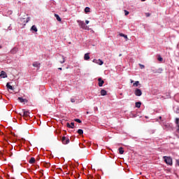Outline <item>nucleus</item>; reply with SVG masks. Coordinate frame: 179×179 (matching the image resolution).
<instances>
[{
  "mask_svg": "<svg viewBox=\"0 0 179 179\" xmlns=\"http://www.w3.org/2000/svg\"><path fill=\"white\" fill-rule=\"evenodd\" d=\"M163 159L166 164H169V166H171L173 164V159L170 157L164 156L163 157Z\"/></svg>",
  "mask_w": 179,
  "mask_h": 179,
  "instance_id": "obj_1",
  "label": "nucleus"
},
{
  "mask_svg": "<svg viewBox=\"0 0 179 179\" xmlns=\"http://www.w3.org/2000/svg\"><path fill=\"white\" fill-rule=\"evenodd\" d=\"M77 22L78 23V25L80 26L81 29H84V30H86L87 29V26H86L85 22L82 20H77Z\"/></svg>",
  "mask_w": 179,
  "mask_h": 179,
  "instance_id": "obj_2",
  "label": "nucleus"
},
{
  "mask_svg": "<svg viewBox=\"0 0 179 179\" xmlns=\"http://www.w3.org/2000/svg\"><path fill=\"white\" fill-rule=\"evenodd\" d=\"M20 23L24 24V26H26V23H29V22H30V17H28L26 20H24V18H20Z\"/></svg>",
  "mask_w": 179,
  "mask_h": 179,
  "instance_id": "obj_3",
  "label": "nucleus"
},
{
  "mask_svg": "<svg viewBox=\"0 0 179 179\" xmlns=\"http://www.w3.org/2000/svg\"><path fill=\"white\" fill-rule=\"evenodd\" d=\"M62 142L63 145H68V143H69L70 141H69V138H66V137L63 136L62 138Z\"/></svg>",
  "mask_w": 179,
  "mask_h": 179,
  "instance_id": "obj_4",
  "label": "nucleus"
},
{
  "mask_svg": "<svg viewBox=\"0 0 179 179\" xmlns=\"http://www.w3.org/2000/svg\"><path fill=\"white\" fill-rule=\"evenodd\" d=\"M134 94L135 96H142V90H141V89L136 88V90L134 91Z\"/></svg>",
  "mask_w": 179,
  "mask_h": 179,
  "instance_id": "obj_5",
  "label": "nucleus"
},
{
  "mask_svg": "<svg viewBox=\"0 0 179 179\" xmlns=\"http://www.w3.org/2000/svg\"><path fill=\"white\" fill-rule=\"evenodd\" d=\"M92 62H94V64H97L98 65H103L104 64V62H103V60L101 59H94Z\"/></svg>",
  "mask_w": 179,
  "mask_h": 179,
  "instance_id": "obj_6",
  "label": "nucleus"
},
{
  "mask_svg": "<svg viewBox=\"0 0 179 179\" xmlns=\"http://www.w3.org/2000/svg\"><path fill=\"white\" fill-rule=\"evenodd\" d=\"M98 82H99L98 85H99V87H101L103 86V85H104V80H103L101 79V78H98Z\"/></svg>",
  "mask_w": 179,
  "mask_h": 179,
  "instance_id": "obj_7",
  "label": "nucleus"
},
{
  "mask_svg": "<svg viewBox=\"0 0 179 179\" xmlns=\"http://www.w3.org/2000/svg\"><path fill=\"white\" fill-rule=\"evenodd\" d=\"M59 62L60 64H64L65 62V57L63 55H59Z\"/></svg>",
  "mask_w": 179,
  "mask_h": 179,
  "instance_id": "obj_8",
  "label": "nucleus"
},
{
  "mask_svg": "<svg viewBox=\"0 0 179 179\" xmlns=\"http://www.w3.org/2000/svg\"><path fill=\"white\" fill-rule=\"evenodd\" d=\"M29 114H30V112L27 110H24L22 117H24V118H27V117H30Z\"/></svg>",
  "mask_w": 179,
  "mask_h": 179,
  "instance_id": "obj_9",
  "label": "nucleus"
},
{
  "mask_svg": "<svg viewBox=\"0 0 179 179\" xmlns=\"http://www.w3.org/2000/svg\"><path fill=\"white\" fill-rule=\"evenodd\" d=\"M0 78H8V74H6V72L2 71L0 74Z\"/></svg>",
  "mask_w": 179,
  "mask_h": 179,
  "instance_id": "obj_10",
  "label": "nucleus"
},
{
  "mask_svg": "<svg viewBox=\"0 0 179 179\" xmlns=\"http://www.w3.org/2000/svg\"><path fill=\"white\" fill-rule=\"evenodd\" d=\"M90 53H86L84 55V59L85 61H89L90 59Z\"/></svg>",
  "mask_w": 179,
  "mask_h": 179,
  "instance_id": "obj_11",
  "label": "nucleus"
},
{
  "mask_svg": "<svg viewBox=\"0 0 179 179\" xmlns=\"http://www.w3.org/2000/svg\"><path fill=\"white\" fill-rule=\"evenodd\" d=\"M18 100L20 103H27L28 101L27 99H23L22 97H18Z\"/></svg>",
  "mask_w": 179,
  "mask_h": 179,
  "instance_id": "obj_12",
  "label": "nucleus"
},
{
  "mask_svg": "<svg viewBox=\"0 0 179 179\" xmlns=\"http://www.w3.org/2000/svg\"><path fill=\"white\" fill-rule=\"evenodd\" d=\"M55 17H56L57 22H62V19L58 14H55Z\"/></svg>",
  "mask_w": 179,
  "mask_h": 179,
  "instance_id": "obj_13",
  "label": "nucleus"
},
{
  "mask_svg": "<svg viewBox=\"0 0 179 179\" xmlns=\"http://www.w3.org/2000/svg\"><path fill=\"white\" fill-rule=\"evenodd\" d=\"M29 163L30 164H34V163H36V159L34 157H31L29 161Z\"/></svg>",
  "mask_w": 179,
  "mask_h": 179,
  "instance_id": "obj_14",
  "label": "nucleus"
},
{
  "mask_svg": "<svg viewBox=\"0 0 179 179\" xmlns=\"http://www.w3.org/2000/svg\"><path fill=\"white\" fill-rule=\"evenodd\" d=\"M32 65L34 68H40V63L37 62H34Z\"/></svg>",
  "mask_w": 179,
  "mask_h": 179,
  "instance_id": "obj_15",
  "label": "nucleus"
},
{
  "mask_svg": "<svg viewBox=\"0 0 179 179\" xmlns=\"http://www.w3.org/2000/svg\"><path fill=\"white\" fill-rule=\"evenodd\" d=\"M31 30L35 31V33H37V31H38V30L37 29V27H36V25H33L31 28Z\"/></svg>",
  "mask_w": 179,
  "mask_h": 179,
  "instance_id": "obj_16",
  "label": "nucleus"
},
{
  "mask_svg": "<svg viewBox=\"0 0 179 179\" xmlns=\"http://www.w3.org/2000/svg\"><path fill=\"white\" fill-rule=\"evenodd\" d=\"M119 36L120 37H124L126 39V41H128V36L124 34H120Z\"/></svg>",
  "mask_w": 179,
  "mask_h": 179,
  "instance_id": "obj_17",
  "label": "nucleus"
},
{
  "mask_svg": "<svg viewBox=\"0 0 179 179\" xmlns=\"http://www.w3.org/2000/svg\"><path fill=\"white\" fill-rule=\"evenodd\" d=\"M101 96H106L107 95V91H106L105 90H101Z\"/></svg>",
  "mask_w": 179,
  "mask_h": 179,
  "instance_id": "obj_18",
  "label": "nucleus"
},
{
  "mask_svg": "<svg viewBox=\"0 0 179 179\" xmlns=\"http://www.w3.org/2000/svg\"><path fill=\"white\" fill-rule=\"evenodd\" d=\"M7 89H9L10 90H13V87L9 84V83H7L6 84Z\"/></svg>",
  "mask_w": 179,
  "mask_h": 179,
  "instance_id": "obj_19",
  "label": "nucleus"
},
{
  "mask_svg": "<svg viewBox=\"0 0 179 179\" xmlns=\"http://www.w3.org/2000/svg\"><path fill=\"white\" fill-rule=\"evenodd\" d=\"M141 106H142V103L141 102H136V107L137 108H141Z\"/></svg>",
  "mask_w": 179,
  "mask_h": 179,
  "instance_id": "obj_20",
  "label": "nucleus"
},
{
  "mask_svg": "<svg viewBox=\"0 0 179 179\" xmlns=\"http://www.w3.org/2000/svg\"><path fill=\"white\" fill-rule=\"evenodd\" d=\"M119 153L120 155H124V148L122 147L119 148Z\"/></svg>",
  "mask_w": 179,
  "mask_h": 179,
  "instance_id": "obj_21",
  "label": "nucleus"
},
{
  "mask_svg": "<svg viewBox=\"0 0 179 179\" xmlns=\"http://www.w3.org/2000/svg\"><path fill=\"white\" fill-rule=\"evenodd\" d=\"M178 122H179V118H176V124H177V127H178L177 131H179V124H178Z\"/></svg>",
  "mask_w": 179,
  "mask_h": 179,
  "instance_id": "obj_22",
  "label": "nucleus"
},
{
  "mask_svg": "<svg viewBox=\"0 0 179 179\" xmlns=\"http://www.w3.org/2000/svg\"><path fill=\"white\" fill-rule=\"evenodd\" d=\"M89 12H90V8L86 7V8H85V13H89Z\"/></svg>",
  "mask_w": 179,
  "mask_h": 179,
  "instance_id": "obj_23",
  "label": "nucleus"
},
{
  "mask_svg": "<svg viewBox=\"0 0 179 179\" xmlns=\"http://www.w3.org/2000/svg\"><path fill=\"white\" fill-rule=\"evenodd\" d=\"M133 86H135L136 87H138L139 86V81H136L134 84Z\"/></svg>",
  "mask_w": 179,
  "mask_h": 179,
  "instance_id": "obj_24",
  "label": "nucleus"
},
{
  "mask_svg": "<svg viewBox=\"0 0 179 179\" xmlns=\"http://www.w3.org/2000/svg\"><path fill=\"white\" fill-rule=\"evenodd\" d=\"M77 132H78V134H79V135H83V131L82 130V129H78V131H77Z\"/></svg>",
  "mask_w": 179,
  "mask_h": 179,
  "instance_id": "obj_25",
  "label": "nucleus"
},
{
  "mask_svg": "<svg viewBox=\"0 0 179 179\" xmlns=\"http://www.w3.org/2000/svg\"><path fill=\"white\" fill-rule=\"evenodd\" d=\"M74 121H76V122H78V124H82V120H80V119H75Z\"/></svg>",
  "mask_w": 179,
  "mask_h": 179,
  "instance_id": "obj_26",
  "label": "nucleus"
},
{
  "mask_svg": "<svg viewBox=\"0 0 179 179\" xmlns=\"http://www.w3.org/2000/svg\"><path fill=\"white\" fill-rule=\"evenodd\" d=\"M124 15L125 16H128V15H129V11L124 10Z\"/></svg>",
  "mask_w": 179,
  "mask_h": 179,
  "instance_id": "obj_27",
  "label": "nucleus"
},
{
  "mask_svg": "<svg viewBox=\"0 0 179 179\" xmlns=\"http://www.w3.org/2000/svg\"><path fill=\"white\" fill-rule=\"evenodd\" d=\"M70 125H71L72 129H73V128H75V123L74 122H71Z\"/></svg>",
  "mask_w": 179,
  "mask_h": 179,
  "instance_id": "obj_28",
  "label": "nucleus"
},
{
  "mask_svg": "<svg viewBox=\"0 0 179 179\" xmlns=\"http://www.w3.org/2000/svg\"><path fill=\"white\" fill-rule=\"evenodd\" d=\"M17 51V48H15L12 50L11 52L13 53L14 52H16Z\"/></svg>",
  "mask_w": 179,
  "mask_h": 179,
  "instance_id": "obj_29",
  "label": "nucleus"
},
{
  "mask_svg": "<svg viewBox=\"0 0 179 179\" xmlns=\"http://www.w3.org/2000/svg\"><path fill=\"white\" fill-rule=\"evenodd\" d=\"M139 66H140L141 69H143L145 68V65H143L141 64H139Z\"/></svg>",
  "mask_w": 179,
  "mask_h": 179,
  "instance_id": "obj_30",
  "label": "nucleus"
},
{
  "mask_svg": "<svg viewBox=\"0 0 179 179\" xmlns=\"http://www.w3.org/2000/svg\"><path fill=\"white\" fill-rule=\"evenodd\" d=\"M158 61H160V62H162V61H163V57H158Z\"/></svg>",
  "mask_w": 179,
  "mask_h": 179,
  "instance_id": "obj_31",
  "label": "nucleus"
},
{
  "mask_svg": "<svg viewBox=\"0 0 179 179\" xmlns=\"http://www.w3.org/2000/svg\"><path fill=\"white\" fill-rule=\"evenodd\" d=\"M50 166H51V164L50 163H46L45 166L48 168V167H50Z\"/></svg>",
  "mask_w": 179,
  "mask_h": 179,
  "instance_id": "obj_32",
  "label": "nucleus"
},
{
  "mask_svg": "<svg viewBox=\"0 0 179 179\" xmlns=\"http://www.w3.org/2000/svg\"><path fill=\"white\" fill-rule=\"evenodd\" d=\"M66 127L68 128H71V124H69V123H66Z\"/></svg>",
  "mask_w": 179,
  "mask_h": 179,
  "instance_id": "obj_33",
  "label": "nucleus"
},
{
  "mask_svg": "<svg viewBox=\"0 0 179 179\" xmlns=\"http://www.w3.org/2000/svg\"><path fill=\"white\" fill-rule=\"evenodd\" d=\"M71 103H75L76 100H75V99H71Z\"/></svg>",
  "mask_w": 179,
  "mask_h": 179,
  "instance_id": "obj_34",
  "label": "nucleus"
},
{
  "mask_svg": "<svg viewBox=\"0 0 179 179\" xmlns=\"http://www.w3.org/2000/svg\"><path fill=\"white\" fill-rule=\"evenodd\" d=\"M85 23H86V24H89L90 21L89 20H85Z\"/></svg>",
  "mask_w": 179,
  "mask_h": 179,
  "instance_id": "obj_35",
  "label": "nucleus"
},
{
  "mask_svg": "<svg viewBox=\"0 0 179 179\" xmlns=\"http://www.w3.org/2000/svg\"><path fill=\"white\" fill-rule=\"evenodd\" d=\"M64 170H66V169H68V166H64Z\"/></svg>",
  "mask_w": 179,
  "mask_h": 179,
  "instance_id": "obj_36",
  "label": "nucleus"
},
{
  "mask_svg": "<svg viewBox=\"0 0 179 179\" xmlns=\"http://www.w3.org/2000/svg\"><path fill=\"white\" fill-rule=\"evenodd\" d=\"M146 16H147L148 17H149V16H150V13H146Z\"/></svg>",
  "mask_w": 179,
  "mask_h": 179,
  "instance_id": "obj_37",
  "label": "nucleus"
},
{
  "mask_svg": "<svg viewBox=\"0 0 179 179\" xmlns=\"http://www.w3.org/2000/svg\"><path fill=\"white\" fill-rule=\"evenodd\" d=\"M59 71H62V68H58Z\"/></svg>",
  "mask_w": 179,
  "mask_h": 179,
  "instance_id": "obj_38",
  "label": "nucleus"
},
{
  "mask_svg": "<svg viewBox=\"0 0 179 179\" xmlns=\"http://www.w3.org/2000/svg\"><path fill=\"white\" fill-rule=\"evenodd\" d=\"M119 57H122V54H120V55H119Z\"/></svg>",
  "mask_w": 179,
  "mask_h": 179,
  "instance_id": "obj_39",
  "label": "nucleus"
},
{
  "mask_svg": "<svg viewBox=\"0 0 179 179\" xmlns=\"http://www.w3.org/2000/svg\"><path fill=\"white\" fill-rule=\"evenodd\" d=\"M160 120H162V116H159V117Z\"/></svg>",
  "mask_w": 179,
  "mask_h": 179,
  "instance_id": "obj_40",
  "label": "nucleus"
},
{
  "mask_svg": "<svg viewBox=\"0 0 179 179\" xmlns=\"http://www.w3.org/2000/svg\"><path fill=\"white\" fill-rule=\"evenodd\" d=\"M145 1H146V0H142L143 2H145Z\"/></svg>",
  "mask_w": 179,
  "mask_h": 179,
  "instance_id": "obj_41",
  "label": "nucleus"
},
{
  "mask_svg": "<svg viewBox=\"0 0 179 179\" xmlns=\"http://www.w3.org/2000/svg\"><path fill=\"white\" fill-rule=\"evenodd\" d=\"M154 73H157V71H155Z\"/></svg>",
  "mask_w": 179,
  "mask_h": 179,
  "instance_id": "obj_42",
  "label": "nucleus"
},
{
  "mask_svg": "<svg viewBox=\"0 0 179 179\" xmlns=\"http://www.w3.org/2000/svg\"><path fill=\"white\" fill-rule=\"evenodd\" d=\"M0 48H2V46L0 45Z\"/></svg>",
  "mask_w": 179,
  "mask_h": 179,
  "instance_id": "obj_43",
  "label": "nucleus"
},
{
  "mask_svg": "<svg viewBox=\"0 0 179 179\" xmlns=\"http://www.w3.org/2000/svg\"><path fill=\"white\" fill-rule=\"evenodd\" d=\"M178 165L179 166V162H178Z\"/></svg>",
  "mask_w": 179,
  "mask_h": 179,
  "instance_id": "obj_44",
  "label": "nucleus"
}]
</instances>
